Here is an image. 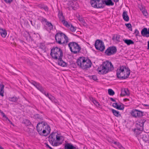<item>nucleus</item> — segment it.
<instances>
[{
  "label": "nucleus",
  "instance_id": "obj_1",
  "mask_svg": "<svg viewBox=\"0 0 149 149\" xmlns=\"http://www.w3.org/2000/svg\"><path fill=\"white\" fill-rule=\"evenodd\" d=\"M113 70V67L112 63L108 61L103 62L97 68L99 74H106Z\"/></svg>",
  "mask_w": 149,
  "mask_h": 149
},
{
  "label": "nucleus",
  "instance_id": "obj_2",
  "mask_svg": "<svg viewBox=\"0 0 149 149\" xmlns=\"http://www.w3.org/2000/svg\"><path fill=\"white\" fill-rule=\"evenodd\" d=\"M37 130L41 135L46 136L50 132L51 129L47 124L38 123L37 126Z\"/></svg>",
  "mask_w": 149,
  "mask_h": 149
},
{
  "label": "nucleus",
  "instance_id": "obj_3",
  "mask_svg": "<svg viewBox=\"0 0 149 149\" xmlns=\"http://www.w3.org/2000/svg\"><path fill=\"white\" fill-rule=\"evenodd\" d=\"M31 83L35 86L37 89L43 93L47 97H48L52 102L56 104H58V102L55 97L45 92L43 90L42 86L39 83L33 81H30Z\"/></svg>",
  "mask_w": 149,
  "mask_h": 149
},
{
  "label": "nucleus",
  "instance_id": "obj_4",
  "mask_svg": "<svg viewBox=\"0 0 149 149\" xmlns=\"http://www.w3.org/2000/svg\"><path fill=\"white\" fill-rule=\"evenodd\" d=\"M77 63L78 65L83 69L89 68L92 64L89 59L84 57H79L77 59Z\"/></svg>",
  "mask_w": 149,
  "mask_h": 149
},
{
  "label": "nucleus",
  "instance_id": "obj_5",
  "mask_svg": "<svg viewBox=\"0 0 149 149\" xmlns=\"http://www.w3.org/2000/svg\"><path fill=\"white\" fill-rule=\"evenodd\" d=\"M55 39L56 42L59 44H65L69 41L67 36L63 33L59 32L55 35Z\"/></svg>",
  "mask_w": 149,
  "mask_h": 149
},
{
  "label": "nucleus",
  "instance_id": "obj_6",
  "mask_svg": "<svg viewBox=\"0 0 149 149\" xmlns=\"http://www.w3.org/2000/svg\"><path fill=\"white\" fill-rule=\"evenodd\" d=\"M50 55L52 58L57 60L62 58L63 53L60 48L55 47L51 50Z\"/></svg>",
  "mask_w": 149,
  "mask_h": 149
},
{
  "label": "nucleus",
  "instance_id": "obj_7",
  "mask_svg": "<svg viewBox=\"0 0 149 149\" xmlns=\"http://www.w3.org/2000/svg\"><path fill=\"white\" fill-rule=\"evenodd\" d=\"M68 46L71 51L74 54L79 52L81 50V48L79 45L75 42H70L68 44Z\"/></svg>",
  "mask_w": 149,
  "mask_h": 149
},
{
  "label": "nucleus",
  "instance_id": "obj_8",
  "mask_svg": "<svg viewBox=\"0 0 149 149\" xmlns=\"http://www.w3.org/2000/svg\"><path fill=\"white\" fill-rule=\"evenodd\" d=\"M90 3L91 6L95 8H103V0H91Z\"/></svg>",
  "mask_w": 149,
  "mask_h": 149
},
{
  "label": "nucleus",
  "instance_id": "obj_9",
  "mask_svg": "<svg viewBox=\"0 0 149 149\" xmlns=\"http://www.w3.org/2000/svg\"><path fill=\"white\" fill-rule=\"evenodd\" d=\"M44 25L45 29L48 31H50L53 29V26L51 23L48 21L47 19L42 17L40 20Z\"/></svg>",
  "mask_w": 149,
  "mask_h": 149
},
{
  "label": "nucleus",
  "instance_id": "obj_10",
  "mask_svg": "<svg viewBox=\"0 0 149 149\" xmlns=\"http://www.w3.org/2000/svg\"><path fill=\"white\" fill-rule=\"evenodd\" d=\"M49 139L52 140H63V136L61 133L58 132H53L49 136Z\"/></svg>",
  "mask_w": 149,
  "mask_h": 149
},
{
  "label": "nucleus",
  "instance_id": "obj_11",
  "mask_svg": "<svg viewBox=\"0 0 149 149\" xmlns=\"http://www.w3.org/2000/svg\"><path fill=\"white\" fill-rule=\"evenodd\" d=\"M95 46L96 49L101 51H103L105 48L104 42L100 40H96L95 42Z\"/></svg>",
  "mask_w": 149,
  "mask_h": 149
},
{
  "label": "nucleus",
  "instance_id": "obj_12",
  "mask_svg": "<svg viewBox=\"0 0 149 149\" xmlns=\"http://www.w3.org/2000/svg\"><path fill=\"white\" fill-rule=\"evenodd\" d=\"M131 115L135 118H138L141 117L143 114L142 112L136 109H132L130 113Z\"/></svg>",
  "mask_w": 149,
  "mask_h": 149
},
{
  "label": "nucleus",
  "instance_id": "obj_13",
  "mask_svg": "<svg viewBox=\"0 0 149 149\" xmlns=\"http://www.w3.org/2000/svg\"><path fill=\"white\" fill-rule=\"evenodd\" d=\"M117 51L115 47H110L105 51V53L108 56H110L115 54Z\"/></svg>",
  "mask_w": 149,
  "mask_h": 149
},
{
  "label": "nucleus",
  "instance_id": "obj_14",
  "mask_svg": "<svg viewBox=\"0 0 149 149\" xmlns=\"http://www.w3.org/2000/svg\"><path fill=\"white\" fill-rule=\"evenodd\" d=\"M125 67L123 66H120L117 69L116 72L117 77L120 79L122 78L123 75V72L124 71Z\"/></svg>",
  "mask_w": 149,
  "mask_h": 149
},
{
  "label": "nucleus",
  "instance_id": "obj_15",
  "mask_svg": "<svg viewBox=\"0 0 149 149\" xmlns=\"http://www.w3.org/2000/svg\"><path fill=\"white\" fill-rule=\"evenodd\" d=\"M68 4L69 7L71 8L74 10H76L79 7V4L77 1H69Z\"/></svg>",
  "mask_w": 149,
  "mask_h": 149
},
{
  "label": "nucleus",
  "instance_id": "obj_16",
  "mask_svg": "<svg viewBox=\"0 0 149 149\" xmlns=\"http://www.w3.org/2000/svg\"><path fill=\"white\" fill-rule=\"evenodd\" d=\"M124 71L123 72V75L122 78H121L123 79L128 77L130 74V70L128 68L125 67Z\"/></svg>",
  "mask_w": 149,
  "mask_h": 149
},
{
  "label": "nucleus",
  "instance_id": "obj_17",
  "mask_svg": "<svg viewBox=\"0 0 149 149\" xmlns=\"http://www.w3.org/2000/svg\"><path fill=\"white\" fill-rule=\"evenodd\" d=\"M49 143L53 146H57L61 144L63 142V140H49Z\"/></svg>",
  "mask_w": 149,
  "mask_h": 149
},
{
  "label": "nucleus",
  "instance_id": "obj_18",
  "mask_svg": "<svg viewBox=\"0 0 149 149\" xmlns=\"http://www.w3.org/2000/svg\"><path fill=\"white\" fill-rule=\"evenodd\" d=\"M111 144L115 148L118 147L120 149H125L119 143L114 140H112V141L111 142Z\"/></svg>",
  "mask_w": 149,
  "mask_h": 149
},
{
  "label": "nucleus",
  "instance_id": "obj_19",
  "mask_svg": "<svg viewBox=\"0 0 149 149\" xmlns=\"http://www.w3.org/2000/svg\"><path fill=\"white\" fill-rule=\"evenodd\" d=\"M113 106L114 108L119 110H123L124 108L123 104H118L117 103H113Z\"/></svg>",
  "mask_w": 149,
  "mask_h": 149
},
{
  "label": "nucleus",
  "instance_id": "obj_20",
  "mask_svg": "<svg viewBox=\"0 0 149 149\" xmlns=\"http://www.w3.org/2000/svg\"><path fill=\"white\" fill-rule=\"evenodd\" d=\"M141 34L143 36L148 37H149V33L147 28H144L141 31Z\"/></svg>",
  "mask_w": 149,
  "mask_h": 149
},
{
  "label": "nucleus",
  "instance_id": "obj_21",
  "mask_svg": "<svg viewBox=\"0 0 149 149\" xmlns=\"http://www.w3.org/2000/svg\"><path fill=\"white\" fill-rule=\"evenodd\" d=\"M130 94V92L127 88H123L121 90V95L122 96L129 95Z\"/></svg>",
  "mask_w": 149,
  "mask_h": 149
},
{
  "label": "nucleus",
  "instance_id": "obj_22",
  "mask_svg": "<svg viewBox=\"0 0 149 149\" xmlns=\"http://www.w3.org/2000/svg\"><path fill=\"white\" fill-rule=\"evenodd\" d=\"M103 7L105 4L107 6H112L114 5V3L111 0H103Z\"/></svg>",
  "mask_w": 149,
  "mask_h": 149
},
{
  "label": "nucleus",
  "instance_id": "obj_23",
  "mask_svg": "<svg viewBox=\"0 0 149 149\" xmlns=\"http://www.w3.org/2000/svg\"><path fill=\"white\" fill-rule=\"evenodd\" d=\"M145 120L144 119L138 121L137 123V125L138 126H139L140 127V130H143V125L144 123L145 122Z\"/></svg>",
  "mask_w": 149,
  "mask_h": 149
},
{
  "label": "nucleus",
  "instance_id": "obj_24",
  "mask_svg": "<svg viewBox=\"0 0 149 149\" xmlns=\"http://www.w3.org/2000/svg\"><path fill=\"white\" fill-rule=\"evenodd\" d=\"M58 64L62 67H65L66 66V63L62 60V58H58Z\"/></svg>",
  "mask_w": 149,
  "mask_h": 149
},
{
  "label": "nucleus",
  "instance_id": "obj_25",
  "mask_svg": "<svg viewBox=\"0 0 149 149\" xmlns=\"http://www.w3.org/2000/svg\"><path fill=\"white\" fill-rule=\"evenodd\" d=\"M0 34L2 37H6L7 34L6 31L5 29L0 28Z\"/></svg>",
  "mask_w": 149,
  "mask_h": 149
},
{
  "label": "nucleus",
  "instance_id": "obj_26",
  "mask_svg": "<svg viewBox=\"0 0 149 149\" xmlns=\"http://www.w3.org/2000/svg\"><path fill=\"white\" fill-rule=\"evenodd\" d=\"M122 16L124 20L128 22L129 20V17L127 14V12L124 11L122 14Z\"/></svg>",
  "mask_w": 149,
  "mask_h": 149
},
{
  "label": "nucleus",
  "instance_id": "obj_27",
  "mask_svg": "<svg viewBox=\"0 0 149 149\" xmlns=\"http://www.w3.org/2000/svg\"><path fill=\"white\" fill-rule=\"evenodd\" d=\"M142 130H140V128L139 129L138 128L135 129L134 132L136 135V136L139 137L141 134L143 135V134L141 132Z\"/></svg>",
  "mask_w": 149,
  "mask_h": 149
},
{
  "label": "nucleus",
  "instance_id": "obj_28",
  "mask_svg": "<svg viewBox=\"0 0 149 149\" xmlns=\"http://www.w3.org/2000/svg\"><path fill=\"white\" fill-rule=\"evenodd\" d=\"M64 149H76V148L72 144L68 143L65 145Z\"/></svg>",
  "mask_w": 149,
  "mask_h": 149
},
{
  "label": "nucleus",
  "instance_id": "obj_29",
  "mask_svg": "<svg viewBox=\"0 0 149 149\" xmlns=\"http://www.w3.org/2000/svg\"><path fill=\"white\" fill-rule=\"evenodd\" d=\"M120 36L118 35H115L113 37L112 39L117 42H119L120 41Z\"/></svg>",
  "mask_w": 149,
  "mask_h": 149
},
{
  "label": "nucleus",
  "instance_id": "obj_30",
  "mask_svg": "<svg viewBox=\"0 0 149 149\" xmlns=\"http://www.w3.org/2000/svg\"><path fill=\"white\" fill-rule=\"evenodd\" d=\"M4 85L3 84H0V95L2 97L4 96Z\"/></svg>",
  "mask_w": 149,
  "mask_h": 149
},
{
  "label": "nucleus",
  "instance_id": "obj_31",
  "mask_svg": "<svg viewBox=\"0 0 149 149\" xmlns=\"http://www.w3.org/2000/svg\"><path fill=\"white\" fill-rule=\"evenodd\" d=\"M124 42L128 45L134 44V42L131 40L130 39H123Z\"/></svg>",
  "mask_w": 149,
  "mask_h": 149
},
{
  "label": "nucleus",
  "instance_id": "obj_32",
  "mask_svg": "<svg viewBox=\"0 0 149 149\" xmlns=\"http://www.w3.org/2000/svg\"><path fill=\"white\" fill-rule=\"evenodd\" d=\"M61 22L64 26L67 28H68L70 27L71 24L67 22L65 20V19L62 21Z\"/></svg>",
  "mask_w": 149,
  "mask_h": 149
},
{
  "label": "nucleus",
  "instance_id": "obj_33",
  "mask_svg": "<svg viewBox=\"0 0 149 149\" xmlns=\"http://www.w3.org/2000/svg\"><path fill=\"white\" fill-rule=\"evenodd\" d=\"M112 111L113 115L116 117H118L120 116L119 112L118 111L113 109L112 110Z\"/></svg>",
  "mask_w": 149,
  "mask_h": 149
},
{
  "label": "nucleus",
  "instance_id": "obj_34",
  "mask_svg": "<svg viewBox=\"0 0 149 149\" xmlns=\"http://www.w3.org/2000/svg\"><path fill=\"white\" fill-rule=\"evenodd\" d=\"M8 100L10 101L15 102L18 99L16 97H9L8 98Z\"/></svg>",
  "mask_w": 149,
  "mask_h": 149
},
{
  "label": "nucleus",
  "instance_id": "obj_35",
  "mask_svg": "<svg viewBox=\"0 0 149 149\" xmlns=\"http://www.w3.org/2000/svg\"><path fill=\"white\" fill-rule=\"evenodd\" d=\"M58 16L59 19L61 22L64 20V17L63 16V14L62 13H59Z\"/></svg>",
  "mask_w": 149,
  "mask_h": 149
},
{
  "label": "nucleus",
  "instance_id": "obj_36",
  "mask_svg": "<svg viewBox=\"0 0 149 149\" xmlns=\"http://www.w3.org/2000/svg\"><path fill=\"white\" fill-rule=\"evenodd\" d=\"M93 103L97 107H100V105L99 103L95 100H93Z\"/></svg>",
  "mask_w": 149,
  "mask_h": 149
},
{
  "label": "nucleus",
  "instance_id": "obj_37",
  "mask_svg": "<svg viewBox=\"0 0 149 149\" xmlns=\"http://www.w3.org/2000/svg\"><path fill=\"white\" fill-rule=\"evenodd\" d=\"M69 28L70 31L72 32H74L76 31V28L75 27H74L73 26H72V24H70V26L69 28Z\"/></svg>",
  "mask_w": 149,
  "mask_h": 149
},
{
  "label": "nucleus",
  "instance_id": "obj_38",
  "mask_svg": "<svg viewBox=\"0 0 149 149\" xmlns=\"http://www.w3.org/2000/svg\"><path fill=\"white\" fill-rule=\"evenodd\" d=\"M109 94L111 95H113L114 94V91L111 89H109L108 90Z\"/></svg>",
  "mask_w": 149,
  "mask_h": 149
},
{
  "label": "nucleus",
  "instance_id": "obj_39",
  "mask_svg": "<svg viewBox=\"0 0 149 149\" xmlns=\"http://www.w3.org/2000/svg\"><path fill=\"white\" fill-rule=\"evenodd\" d=\"M147 136V135L143 134V135L141 134L140 135V138L143 139V140H146L147 139L146 136Z\"/></svg>",
  "mask_w": 149,
  "mask_h": 149
},
{
  "label": "nucleus",
  "instance_id": "obj_40",
  "mask_svg": "<svg viewBox=\"0 0 149 149\" xmlns=\"http://www.w3.org/2000/svg\"><path fill=\"white\" fill-rule=\"evenodd\" d=\"M125 25L128 28V29L131 31H132V25L130 23L126 24Z\"/></svg>",
  "mask_w": 149,
  "mask_h": 149
},
{
  "label": "nucleus",
  "instance_id": "obj_41",
  "mask_svg": "<svg viewBox=\"0 0 149 149\" xmlns=\"http://www.w3.org/2000/svg\"><path fill=\"white\" fill-rule=\"evenodd\" d=\"M40 47L41 49L44 50L45 48V46L44 44L41 43L40 45Z\"/></svg>",
  "mask_w": 149,
  "mask_h": 149
},
{
  "label": "nucleus",
  "instance_id": "obj_42",
  "mask_svg": "<svg viewBox=\"0 0 149 149\" xmlns=\"http://www.w3.org/2000/svg\"><path fill=\"white\" fill-rule=\"evenodd\" d=\"M4 1L8 4H10L13 1V0H3Z\"/></svg>",
  "mask_w": 149,
  "mask_h": 149
},
{
  "label": "nucleus",
  "instance_id": "obj_43",
  "mask_svg": "<svg viewBox=\"0 0 149 149\" xmlns=\"http://www.w3.org/2000/svg\"><path fill=\"white\" fill-rule=\"evenodd\" d=\"M78 19L79 21L81 22L84 23V19L81 17H78Z\"/></svg>",
  "mask_w": 149,
  "mask_h": 149
},
{
  "label": "nucleus",
  "instance_id": "obj_44",
  "mask_svg": "<svg viewBox=\"0 0 149 149\" xmlns=\"http://www.w3.org/2000/svg\"><path fill=\"white\" fill-rule=\"evenodd\" d=\"M142 12L144 15L146 16L147 15V13L146 11L145 10H143L142 11Z\"/></svg>",
  "mask_w": 149,
  "mask_h": 149
},
{
  "label": "nucleus",
  "instance_id": "obj_45",
  "mask_svg": "<svg viewBox=\"0 0 149 149\" xmlns=\"http://www.w3.org/2000/svg\"><path fill=\"white\" fill-rule=\"evenodd\" d=\"M0 113H1V115L2 116L3 118L4 117H6V115H5L4 113L1 110H0Z\"/></svg>",
  "mask_w": 149,
  "mask_h": 149
},
{
  "label": "nucleus",
  "instance_id": "obj_46",
  "mask_svg": "<svg viewBox=\"0 0 149 149\" xmlns=\"http://www.w3.org/2000/svg\"><path fill=\"white\" fill-rule=\"evenodd\" d=\"M92 78L93 79V80H96L97 79V77L95 75H93L92 76Z\"/></svg>",
  "mask_w": 149,
  "mask_h": 149
},
{
  "label": "nucleus",
  "instance_id": "obj_47",
  "mask_svg": "<svg viewBox=\"0 0 149 149\" xmlns=\"http://www.w3.org/2000/svg\"><path fill=\"white\" fill-rule=\"evenodd\" d=\"M44 6L43 8H44L45 11H47L48 10V7L47 6Z\"/></svg>",
  "mask_w": 149,
  "mask_h": 149
},
{
  "label": "nucleus",
  "instance_id": "obj_48",
  "mask_svg": "<svg viewBox=\"0 0 149 149\" xmlns=\"http://www.w3.org/2000/svg\"><path fill=\"white\" fill-rule=\"evenodd\" d=\"M3 120H8V117L6 116V117H4L3 118Z\"/></svg>",
  "mask_w": 149,
  "mask_h": 149
},
{
  "label": "nucleus",
  "instance_id": "obj_49",
  "mask_svg": "<svg viewBox=\"0 0 149 149\" xmlns=\"http://www.w3.org/2000/svg\"><path fill=\"white\" fill-rule=\"evenodd\" d=\"M42 6L44 5L42 4H40L39 5V6L41 8H43L44 6Z\"/></svg>",
  "mask_w": 149,
  "mask_h": 149
},
{
  "label": "nucleus",
  "instance_id": "obj_50",
  "mask_svg": "<svg viewBox=\"0 0 149 149\" xmlns=\"http://www.w3.org/2000/svg\"><path fill=\"white\" fill-rule=\"evenodd\" d=\"M76 16L77 18L78 17H81L78 14H77Z\"/></svg>",
  "mask_w": 149,
  "mask_h": 149
},
{
  "label": "nucleus",
  "instance_id": "obj_51",
  "mask_svg": "<svg viewBox=\"0 0 149 149\" xmlns=\"http://www.w3.org/2000/svg\"><path fill=\"white\" fill-rule=\"evenodd\" d=\"M143 141H144V142L145 143H148L149 141H148L149 140H143Z\"/></svg>",
  "mask_w": 149,
  "mask_h": 149
},
{
  "label": "nucleus",
  "instance_id": "obj_52",
  "mask_svg": "<svg viewBox=\"0 0 149 149\" xmlns=\"http://www.w3.org/2000/svg\"><path fill=\"white\" fill-rule=\"evenodd\" d=\"M144 105L145 106H146V107H149V105H148V104H144Z\"/></svg>",
  "mask_w": 149,
  "mask_h": 149
},
{
  "label": "nucleus",
  "instance_id": "obj_53",
  "mask_svg": "<svg viewBox=\"0 0 149 149\" xmlns=\"http://www.w3.org/2000/svg\"><path fill=\"white\" fill-rule=\"evenodd\" d=\"M50 149H52V148L51 147H50V146H49L48 144H47L46 145Z\"/></svg>",
  "mask_w": 149,
  "mask_h": 149
},
{
  "label": "nucleus",
  "instance_id": "obj_54",
  "mask_svg": "<svg viewBox=\"0 0 149 149\" xmlns=\"http://www.w3.org/2000/svg\"><path fill=\"white\" fill-rule=\"evenodd\" d=\"M148 48L149 49V41L148 42Z\"/></svg>",
  "mask_w": 149,
  "mask_h": 149
},
{
  "label": "nucleus",
  "instance_id": "obj_55",
  "mask_svg": "<svg viewBox=\"0 0 149 149\" xmlns=\"http://www.w3.org/2000/svg\"><path fill=\"white\" fill-rule=\"evenodd\" d=\"M111 100L112 101H115V100L112 98H111Z\"/></svg>",
  "mask_w": 149,
  "mask_h": 149
},
{
  "label": "nucleus",
  "instance_id": "obj_56",
  "mask_svg": "<svg viewBox=\"0 0 149 149\" xmlns=\"http://www.w3.org/2000/svg\"><path fill=\"white\" fill-rule=\"evenodd\" d=\"M8 120L9 121V123H10L11 124H12V123L8 119Z\"/></svg>",
  "mask_w": 149,
  "mask_h": 149
},
{
  "label": "nucleus",
  "instance_id": "obj_57",
  "mask_svg": "<svg viewBox=\"0 0 149 149\" xmlns=\"http://www.w3.org/2000/svg\"><path fill=\"white\" fill-rule=\"evenodd\" d=\"M8 120L9 121V123H10L11 124H12V123L8 119Z\"/></svg>",
  "mask_w": 149,
  "mask_h": 149
},
{
  "label": "nucleus",
  "instance_id": "obj_58",
  "mask_svg": "<svg viewBox=\"0 0 149 149\" xmlns=\"http://www.w3.org/2000/svg\"><path fill=\"white\" fill-rule=\"evenodd\" d=\"M115 2H117L118 1V0H113Z\"/></svg>",
  "mask_w": 149,
  "mask_h": 149
},
{
  "label": "nucleus",
  "instance_id": "obj_59",
  "mask_svg": "<svg viewBox=\"0 0 149 149\" xmlns=\"http://www.w3.org/2000/svg\"><path fill=\"white\" fill-rule=\"evenodd\" d=\"M0 149H3V148L1 146H0Z\"/></svg>",
  "mask_w": 149,
  "mask_h": 149
},
{
  "label": "nucleus",
  "instance_id": "obj_60",
  "mask_svg": "<svg viewBox=\"0 0 149 149\" xmlns=\"http://www.w3.org/2000/svg\"><path fill=\"white\" fill-rule=\"evenodd\" d=\"M136 32H137V33H139V31H137V30H136Z\"/></svg>",
  "mask_w": 149,
  "mask_h": 149
},
{
  "label": "nucleus",
  "instance_id": "obj_61",
  "mask_svg": "<svg viewBox=\"0 0 149 149\" xmlns=\"http://www.w3.org/2000/svg\"><path fill=\"white\" fill-rule=\"evenodd\" d=\"M148 32H149V28L148 29Z\"/></svg>",
  "mask_w": 149,
  "mask_h": 149
},
{
  "label": "nucleus",
  "instance_id": "obj_62",
  "mask_svg": "<svg viewBox=\"0 0 149 149\" xmlns=\"http://www.w3.org/2000/svg\"><path fill=\"white\" fill-rule=\"evenodd\" d=\"M136 33H137V32H136Z\"/></svg>",
  "mask_w": 149,
  "mask_h": 149
}]
</instances>
